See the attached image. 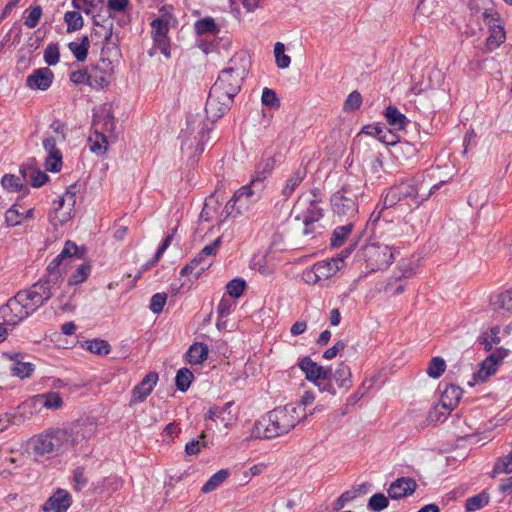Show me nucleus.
<instances>
[{"instance_id": "1", "label": "nucleus", "mask_w": 512, "mask_h": 512, "mask_svg": "<svg viewBox=\"0 0 512 512\" xmlns=\"http://www.w3.org/2000/svg\"><path fill=\"white\" fill-rule=\"evenodd\" d=\"M438 189V185L429 187L423 175L403 180L392 186L384 197V207H392L400 201L418 208Z\"/></svg>"}, {"instance_id": "2", "label": "nucleus", "mask_w": 512, "mask_h": 512, "mask_svg": "<svg viewBox=\"0 0 512 512\" xmlns=\"http://www.w3.org/2000/svg\"><path fill=\"white\" fill-rule=\"evenodd\" d=\"M260 181L261 179L259 177H255L249 184L240 187L234 192L232 198L225 204L220 214L221 222L230 218L234 219L248 211L251 204L258 200L259 195L254 187Z\"/></svg>"}, {"instance_id": "3", "label": "nucleus", "mask_w": 512, "mask_h": 512, "mask_svg": "<svg viewBox=\"0 0 512 512\" xmlns=\"http://www.w3.org/2000/svg\"><path fill=\"white\" fill-rule=\"evenodd\" d=\"M321 199L318 190L311 191V196H300L294 206L295 219L304 225L303 234L309 235L314 231V224L323 217Z\"/></svg>"}, {"instance_id": "4", "label": "nucleus", "mask_w": 512, "mask_h": 512, "mask_svg": "<svg viewBox=\"0 0 512 512\" xmlns=\"http://www.w3.org/2000/svg\"><path fill=\"white\" fill-rule=\"evenodd\" d=\"M69 441L66 429L56 428L36 436L33 449L39 455L59 454L70 448Z\"/></svg>"}, {"instance_id": "5", "label": "nucleus", "mask_w": 512, "mask_h": 512, "mask_svg": "<svg viewBox=\"0 0 512 512\" xmlns=\"http://www.w3.org/2000/svg\"><path fill=\"white\" fill-rule=\"evenodd\" d=\"M35 311L22 291L0 307V325L15 326Z\"/></svg>"}, {"instance_id": "6", "label": "nucleus", "mask_w": 512, "mask_h": 512, "mask_svg": "<svg viewBox=\"0 0 512 512\" xmlns=\"http://www.w3.org/2000/svg\"><path fill=\"white\" fill-rule=\"evenodd\" d=\"M298 366L305 373L306 379L314 383L321 392H328L331 395L336 394V390L330 382L332 377L330 368L318 365L310 357L302 358Z\"/></svg>"}, {"instance_id": "7", "label": "nucleus", "mask_w": 512, "mask_h": 512, "mask_svg": "<svg viewBox=\"0 0 512 512\" xmlns=\"http://www.w3.org/2000/svg\"><path fill=\"white\" fill-rule=\"evenodd\" d=\"M362 257L367 268L378 271L387 268L393 258V252L388 245L369 243L362 248Z\"/></svg>"}, {"instance_id": "8", "label": "nucleus", "mask_w": 512, "mask_h": 512, "mask_svg": "<svg viewBox=\"0 0 512 512\" xmlns=\"http://www.w3.org/2000/svg\"><path fill=\"white\" fill-rule=\"evenodd\" d=\"M509 355V350L503 347L497 348L490 353L481 363L479 369L473 374V381L470 386L476 383L487 381L498 369V366Z\"/></svg>"}, {"instance_id": "9", "label": "nucleus", "mask_w": 512, "mask_h": 512, "mask_svg": "<svg viewBox=\"0 0 512 512\" xmlns=\"http://www.w3.org/2000/svg\"><path fill=\"white\" fill-rule=\"evenodd\" d=\"M244 76L245 67H229L221 72L212 87L234 98L241 89Z\"/></svg>"}, {"instance_id": "10", "label": "nucleus", "mask_w": 512, "mask_h": 512, "mask_svg": "<svg viewBox=\"0 0 512 512\" xmlns=\"http://www.w3.org/2000/svg\"><path fill=\"white\" fill-rule=\"evenodd\" d=\"M356 199V195L349 187L344 186L331 198L334 212L341 218L346 217L347 219H352L358 212Z\"/></svg>"}, {"instance_id": "11", "label": "nucleus", "mask_w": 512, "mask_h": 512, "mask_svg": "<svg viewBox=\"0 0 512 512\" xmlns=\"http://www.w3.org/2000/svg\"><path fill=\"white\" fill-rule=\"evenodd\" d=\"M78 247L70 240L66 241L61 253L47 267L48 282L59 284L67 268V261L77 254Z\"/></svg>"}, {"instance_id": "12", "label": "nucleus", "mask_w": 512, "mask_h": 512, "mask_svg": "<svg viewBox=\"0 0 512 512\" xmlns=\"http://www.w3.org/2000/svg\"><path fill=\"white\" fill-rule=\"evenodd\" d=\"M283 434L285 431L281 427L274 409L254 423L251 433L252 437L257 439H271Z\"/></svg>"}, {"instance_id": "13", "label": "nucleus", "mask_w": 512, "mask_h": 512, "mask_svg": "<svg viewBox=\"0 0 512 512\" xmlns=\"http://www.w3.org/2000/svg\"><path fill=\"white\" fill-rule=\"evenodd\" d=\"M58 287L59 284L48 282V276H46L45 279L35 283L30 289L22 290V292L36 310L52 297Z\"/></svg>"}, {"instance_id": "14", "label": "nucleus", "mask_w": 512, "mask_h": 512, "mask_svg": "<svg viewBox=\"0 0 512 512\" xmlns=\"http://www.w3.org/2000/svg\"><path fill=\"white\" fill-rule=\"evenodd\" d=\"M75 203V193L67 190L58 200V206L49 215L51 224L56 227L67 223L73 217Z\"/></svg>"}, {"instance_id": "15", "label": "nucleus", "mask_w": 512, "mask_h": 512, "mask_svg": "<svg viewBox=\"0 0 512 512\" xmlns=\"http://www.w3.org/2000/svg\"><path fill=\"white\" fill-rule=\"evenodd\" d=\"M232 101L233 97L218 88L211 87L205 106L206 113L212 118H219L229 110Z\"/></svg>"}, {"instance_id": "16", "label": "nucleus", "mask_w": 512, "mask_h": 512, "mask_svg": "<svg viewBox=\"0 0 512 512\" xmlns=\"http://www.w3.org/2000/svg\"><path fill=\"white\" fill-rule=\"evenodd\" d=\"M274 411L275 415L280 420L281 427L285 431V434L306 417L301 406L295 404H287L283 407H277Z\"/></svg>"}, {"instance_id": "17", "label": "nucleus", "mask_w": 512, "mask_h": 512, "mask_svg": "<svg viewBox=\"0 0 512 512\" xmlns=\"http://www.w3.org/2000/svg\"><path fill=\"white\" fill-rule=\"evenodd\" d=\"M91 83L93 89H102L106 87L114 72V67L109 59L101 58L95 65L89 68Z\"/></svg>"}, {"instance_id": "18", "label": "nucleus", "mask_w": 512, "mask_h": 512, "mask_svg": "<svg viewBox=\"0 0 512 512\" xmlns=\"http://www.w3.org/2000/svg\"><path fill=\"white\" fill-rule=\"evenodd\" d=\"M94 28L92 38L101 41L106 45H116L118 37L113 34V20L110 16L104 17L100 14L93 17Z\"/></svg>"}, {"instance_id": "19", "label": "nucleus", "mask_w": 512, "mask_h": 512, "mask_svg": "<svg viewBox=\"0 0 512 512\" xmlns=\"http://www.w3.org/2000/svg\"><path fill=\"white\" fill-rule=\"evenodd\" d=\"M97 430V425L94 421L86 419L73 423L66 432L69 436V446L79 444L83 441L89 440Z\"/></svg>"}, {"instance_id": "20", "label": "nucleus", "mask_w": 512, "mask_h": 512, "mask_svg": "<svg viewBox=\"0 0 512 512\" xmlns=\"http://www.w3.org/2000/svg\"><path fill=\"white\" fill-rule=\"evenodd\" d=\"M44 151L47 153L44 166L47 171L59 172L62 168V153L56 147L54 137H46L42 143Z\"/></svg>"}, {"instance_id": "21", "label": "nucleus", "mask_w": 512, "mask_h": 512, "mask_svg": "<svg viewBox=\"0 0 512 512\" xmlns=\"http://www.w3.org/2000/svg\"><path fill=\"white\" fill-rule=\"evenodd\" d=\"M54 73L47 67L33 71L26 79V85L32 90H47L53 82Z\"/></svg>"}, {"instance_id": "22", "label": "nucleus", "mask_w": 512, "mask_h": 512, "mask_svg": "<svg viewBox=\"0 0 512 512\" xmlns=\"http://www.w3.org/2000/svg\"><path fill=\"white\" fill-rule=\"evenodd\" d=\"M417 483L413 478L401 477L392 482L387 490L391 499H401L413 494L416 490Z\"/></svg>"}, {"instance_id": "23", "label": "nucleus", "mask_w": 512, "mask_h": 512, "mask_svg": "<svg viewBox=\"0 0 512 512\" xmlns=\"http://www.w3.org/2000/svg\"><path fill=\"white\" fill-rule=\"evenodd\" d=\"M234 406V402H227L224 406H213L211 407L205 415V419H209L212 421H216V419H221L224 425L227 427L232 422L237 420L238 412L236 410L232 411Z\"/></svg>"}, {"instance_id": "24", "label": "nucleus", "mask_w": 512, "mask_h": 512, "mask_svg": "<svg viewBox=\"0 0 512 512\" xmlns=\"http://www.w3.org/2000/svg\"><path fill=\"white\" fill-rule=\"evenodd\" d=\"M70 505V494L65 490L58 489L43 505V510L54 512H66Z\"/></svg>"}, {"instance_id": "25", "label": "nucleus", "mask_w": 512, "mask_h": 512, "mask_svg": "<svg viewBox=\"0 0 512 512\" xmlns=\"http://www.w3.org/2000/svg\"><path fill=\"white\" fill-rule=\"evenodd\" d=\"M27 405L33 408L41 406L46 409L57 410L62 407L63 400L59 393L48 392L34 396L30 399V403H27Z\"/></svg>"}, {"instance_id": "26", "label": "nucleus", "mask_w": 512, "mask_h": 512, "mask_svg": "<svg viewBox=\"0 0 512 512\" xmlns=\"http://www.w3.org/2000/svg\"><path fill=\"white\" fill-rule=\"evenodd\" d=\"M158 380L156 372H149L142 381L133 388L132 398L135 402H142L152 392Z\"/></svg>"}, {"instance_id": "27", "label": "nucleus", "mask_w": 512, "mask_h": 512, "mask_svg": "<svg viewBox=\"0 0 512 512\" xmlns=\"http://www.w3.org/2000/svg\"><path fill=\"white\" fill-rule=\"evenodd\" d=\"M341 262L342 259H331L329 261L317 262L313 265L322 287L325 286L328 279L333 277L341 269L339 265Z\"/></svg>"}, {"instance_id": "28", "label": "nucleus", "mask_w": 512, "mask_h": 512, "mask_svg": "<svg viewBox=\"0 0 512 512\" xmlns=\"http://www.w3.org/2000/svg\"><path fill=\"white\" fill-rule=\"evenodd\" d=\"M211 265L212 262L210 259L206 258L202 255V253L199 252L188 264L182 268L180 275H194L197 278Z\"/></svg>"}, {"instance_id": "29", "label": "nucleus", "mask_w": 512, "mask_h": 512, "mask_svg": "<svg viewBox=\"0 0 512 512\" xmlns=\"http://www.w3.org/2000/svg\"><path fill=\"white\" fill-rule=\"evenodd\" d=\"M462 394L463 391L460 387L451 384L443 391L439 405L449 413L457 406Z\"/></svg>"}, {"instance_id": "30", "label": "nucleus", "mask_w": 512, "mask_h": 512, "mask_svg": "<svg viewBox=\"0 0 512 512\" xmlns=\"http://www.w3.org/2000/svg\"><path fill=\"white\" fill-rule=\"evenodd\" d=\"M492 310L508 313L512 311V287L508 290L496 293L490 298Z\"/></svg>"}, {"instance_id": "31", "label": "nucleus", "mask_w": 512, "mask_h": 512, "mask_svg": "<svg viewBox=\"0 0 512 512\" xmlns=\"http://www.w3.org/2000/svg\"><path fill=\"white\" fill-rule=\"evenodd\" d=\"M6 356L13 362L11 370L13 375L20 378L30 377L34 371V365L30 362L24 361V356L21 354H6Z\"/></svg>"}, {"instance_id": "32", "label": "nucleus", "mask_w": 512, "mask_h": 512, "mask_svg": "<svg viewBox=\"0 0 512 512\" xmlns=\"http://www.w3.org/2000/svg\"><path fill=\"white\" fill-rule=\"evenodd\" d=\"M93 127L104 132H112L115 128V121L112 112L109 109H102L95 114L93 119Z\"/></svg>"}, {"instance_id": "33", "label": "nucleus", "mask_w": 512, "mask_h": 512, "mask_svg": "<svg viewBox=\"0 0 512 512\" xmlns=\"http://www.w3.org/2000/svg\"><path fill=\"white\" fill-rule=\"evenodd\" d=\"M332 376L340 388L348 390L352 387L351 368L345 362H341L338 365Z\"/></svg>"}, {"instance_id": "34", "label": "nucleus", "mask_w": 512, "mask_h": 512, "mask_svg": "<svg viewBox=\"0 0 512 512\" xmlns=\"http://www.w3.org/2000/svg\"><path fill=\"white\" fill-rule=\"evenodd\" d=\"M388 124L396 130H403L407 124V118L395 106L389 105L385 110Z\"/></svg>"}, {"instance_id": "35", "label": "nucleus", "mask_w": 512, "mask_h": 512, "mask_svg": "<svg viewBox=\"0 0 512 512\" xmlns=\"http://www.w3.org/2000/svg\"><path fill=\"white\" fill-rule=\"evenodd\" d=\"M186 356L190 364H201L207 359L208 347L200 342L194 343L188 349Z\"/></svg>"}, {"instance_id": "36", "label": "nucleus", "mask_w": 512, "mask_h": 512, "mask_svg": "<svg viewBox=\"0 0 512 512\" xmlns=\"http://www.w3.org/2000/svg\"><path fill=\"white\" fill-rule=\"evenodd\" d=\"M90 150L96 154H104L107 151V138L106 135L94 128L93 134L89 136Z\"/></svg>"}, {"instance_id": "37", "label": "nucleus", "mask_w": 512, "mask_h": 512, "mask_svg": "<svg viewBox=\"0 0 512 512\" xmlns=\"http://www.w3.org/2000/svg\"><path fill=\"white\" fill-rule=\"evenodd\" d=\"M305 175V170L298 169L287 179L286 184L282 189V195L284 196L285 199H288L292 196L295 189L303 181Z\"/></svg>"}, {"instance_id": "38", "label": "nucleus", "mask_w": 512, "mask_h": 512, "mask_svg": "<svg viewBox=\"0 0 512 512\" xmlns=\"http://www.w3.org/2000/svg\"><path fill=\"white\" fill-rule=\"evenodd\" d=\"M90 41L88 36H83L80 43L70 42L68 44L69 50L72 52L77 61L83 62L87 58Z\"/></svg>"}, {"instance_id": "39", "label": "nucleus", "mask_w": 512, "mask_h": 512, "mask_svg": "<svg viewBox=\"0 0 512 512\" xmlns=\"http://www.w3.org/2000/svg\"><path fill=\"white\" fill-rule=\"evenodd\" d=\"M490 501V495L486 491L472 496L466 500L465 509L467 512H475L485 507Z\"/></svg>"}, {"instance_id": "40", "label": "nucleus", "mask_w": 512, "mask_h": 512, "mask_svg": "<svg viewBox=\"0 0 512 512\" xmlns=\"http://www.w3.org/2000/svg\"><path fill=\"white\" fill-rule=\"evenodd\" d=\"M228 476V469L219 470L202 486L201 491L206 494L216 490L228 478Z\"/></svg>"}, {"instance_id": "41", "label": "nucleus", "mask_w": 512, "mask_h": 512, "mask_svg": "<svg viewBox=\"0 0 512 512\" xmlns=\"http://www.w3.org/2000/svg\"><path fill=\"white\" fill-rule=\"evenodd\" d=\"M29 170L30 168L22 166L20 172L22 173L23 177L29 176L31 185L33 187H40L49 180V177L45 172L40 170L29 172Z\"/></svg>"}, {"instance_id": "42", "label": "nucleus", "mask_w": 512, "mask_h": 512, "mask_svg": "<svg viewBox=\"0 0 512 512\" xmlns=\"http://www.w3.org/2000/svg\"><path fill=\"white\" fill-rule=\"evenodd\" d=\"M197 34L202 35L206 33L217 34L219 29L212 17H205L196 21L194 25Z\"/></svg>"}, {"instance_id": "43", "label": "nucleus", "mask_w": 512, "mask_h": 512, "mask_svg": "<svg viewBox=\"0 0 512 512\" xmlns=\"http://www.w3.org/2000/svg\"><path fill=\"white\" fill-rule=\"evenodd\" d=\"M86 349L93 354L104 356L109 354L110 345L106 340L93 339L85 342Z\"/></svg>"}, {"instance_id": "44", "label": "nucleus", "mask_w": 512, "mask_h": 512, "mask_svg": "<svg viewBox=\"0 0 512 512\" xmlns=\"http://www.w3.org/2000/svg\"><path fill=\"white\" fill-rule=\"evenodd\" d=\"M193 377V373L188 368L179 369L175 377L177 388L182 392L187 391L191 385Z\"/></svg>"}, {"instance_id": "45", "label": "nucleus", "mask_w": 512, "mask_h": 512, "mask_svg": "<svg viewBox=\"0 0 512 512\" xmlns=\"http://www.w3.org/2000/svg\"><path fill=\"white\" fill-rule=\"evenodd\" d=\"M446 369V363L441 357H433L427 367V374L433 379L439 378Z\"/></svg>"}, {"instance_id": "46", "label": "nucleus", "mask_w": 512, "mask_h": 512, "mask_svg": "<svg viewBox=\"0 0 512 512\" xmlns=\"http://www.w3.org/2000/svg\"><path fill=\"white\" fill-rule=\"evenodd\" d=\"M502 473H512V453L497 460L493 467L492 477Z\"/></svg>"}, {"instance_id": "47", "label": "nucleus", "mask_w": 512, "mask_h": 512, "mask_svg": "<svg viewBox=\"0 0 512 512\" xmlns=\"http://www.w3.org/2000/svg\"><path fill=\"white\" fill-rule=\"evenodd\" d=\"M274 54L276 65L280 69H286L291 63V58L285 54V46L281 42H277L274 46Z\"/></svg>"}, {"instance_id": "48", "label": "nucleus", "mask_w": 512, "mask_h": 512, "mask_svg": "<svg viewBox=\"0 0 512 512\" xmlns=\"http://www.w3.org/2000/svg\"><path fill=\"white\" fill-rule=\"evenodd\" d=\"M89 272H90V265L84 264V263L81 264L75 270V272H73L70 275V277L68 279V285L73 286V285H78V284L83 283L87 279Z\"/></svg>"}, {"instance_id": "49", "label": "nucleus", "mask_w": 512, "mask_h": 512, "mask_svg": "<svg viewBox=\"0 0 512 512\" xmlns=\"http://www.w3.org/2000/svg\"><path fill=\"white\" fill-rule=\"evenodd\" d=\"M64 20L67 23V31H76L83 27V18L77 11H69L65 13Z\"/></svg>"}, {"instance_id": "50", "label": "nucleus", "mask_w": 512, "mask_h": 512, "mask_svg": "<svg viewBox=\"0 0 512 512\" xmlns=\"http://www.w3.org/2000/svg\"><path fill=\"white\" fill-rule=\"evenodd\" d=\"M352 223L348 222L346 225L340 226L334 230L333 238L331 240L332 246H340L346 239V237L350 234L352 230Z\"/></svg>"}, {"instance_id": "51", "label": "nucleus", "mask_w": 512, "mask_h": 512, "mask_svg": "<svg viewBox=\"0 0 512 512\" xmlns=\"http://www.w3.org/2000/svg\"><path fill=\"white\" fill-rule=\"evenodd\" d=\"M246 288V282L243 279H233L226 285L227 293L234 298H239Z\"/></svg>"}, {"instance_id": "52", "label": "nucleus", "mask_w": 512, "mask_h": 512, "mask_svg": "<svg viewBox=\"0 0 512 512\" xmlns=\"http://www.w3.org/2000/svg\"><path fill=\"white\" fill-rule=\"evenodd\" d=\"M388 498L382 493L372 495L368 502V507L375 512L382 511L388 506Z\"/></svg>"}, {"instance_id": "53", "label": "nucleus", "mask_w": 512, "mask_h": 512, "mask_svg": "<svg viewBox=\"0 0 512 512\" xmlns=\"http://www.w3.org/2000/svg\"><path fill=\"white\" fill-rule=\"evenodd\" d=\"M362 96L358 91L351 92L344 102L343 109L347 112L354 111L361 106Z\"/></svg>"}, {"instance_id": "54", "label": "nucleus", "mask_w": 512, "mask_h": 512, "mask_svg": "<svg viewBox=\"0 0 512 512\" xmlns=\"http://www.w3.org/2000/svg\"><path fill=\"white\" fill-rule=\"evenodd\" d=\"M3 187L10 191H20L23 187V183L20 177L15 175H5L1 181Z\"/></svg>"}, {"instance_id": "55", "label": "nucleus", "mask_w": 512, "mask_h": 512, "mask_svg": "<svg viewBox=\"0 0 512 512\" xmlns=\"http://www.w3.org/2000/svg\"><path fill=\"white\" fill-rule=\"evenodd\" d=\"M261 102L263 105L271 108H279L280 106V101L276 93L269 88H264L261 96Z\"/></svg>"}, {"instance_id": "56", "label": "nucleus", "mask_w": 512, "mask_h": 512, "mask_svg": "<svg viewBox=\"0 0 512 512\" xmlns=\"http://www.w3.org/2000/svg\"><path fill=\"white\" fill-rule=\"evenodd\" d=\"M60 53L57 44H50L44 51V60L50 65H56L59 62Z\"/></svg>"}, {"instance_id": "57", "label": "nucleus", "mask_w": 512, "mask_h": 512, "mask_svg": "<svg viewBox=\"0 0 512 512\" xmlns=\"http://www.w3.org/2000/svg\"><path fill=\"white\" fill-rule=\"evenodd\" d=\"M221 243V237H218L211 244L204 246L200 253L213 263Z\"/></svg>"}, {"instance_id": "58", "label": "nucleus", "mask_w": 512, "mask_h": 512, "mask_svg": "<svg viewBox=\"0 0 512 512\" xmlns=\"http://www.w3.org/2000/svg\"><path fill=\"white\" fill-rule=\"evenodd\" d=\"M157 50L163 53L166 57L170 56V45L167 37L154 39V47L150 50L149 54L153 56L154 54H156Z\"/></svg>"}, {"instance_id": "59", "label": "nucleus", "mask_w": 512, "mask_h": 512, "mask_svg": "<svg viewBox=\"0 0 512 512\" xmlns=\"http://www.w3.org/2000/svg\"><path fill=\"white\" fill-rule=\"evenodd\" d=\"M151 26L153 39L167 37L168 25L164 20L160 18L155 19L152 21Z\"/></svg>"}, {"instance_id": "60", "label": "nucleus", "mask_w": 512, "mask_h": 512, "mask_svg": "<svg viewBox=\"0 0 512 512\" xmlns=\"http://www.w3.org/2000/svg\"><path fill=\"white\" fill-rule=\"evenodd\" d=\"M166 300L167 295L165 293H156L151 298L150 310L155 314H159L160 312H162Z\"/></svg>"}, {"instance_id": "61", "label": "nucleus", "mask_w": 512, "mask_h": 512, "mask_svg": "<svg viewBox=\"0 0 512 512\" xmlns=\"http://www.w3.org/2000/svg\"><path fill=\"white\" fill-rule=\"evenodd\" d=\"M70 80L75 84H87L90 86L91 78L89 69L73 71L70 74Z\"/></svg>"}, {"instance_id": "62", "label": "nucleus", "mask_w": 512, "mask_h": 512, "mask_svg": "<svg viewBox=\"0 0 512 512\" xmlns=\"http://www.w3.org/2000/svg\"><path fill=\"white\" fill-rule=\"evenodd\" d=\"M42 15V9L40 6L33 7L29 13L28 16L25 18L24 25L28 28H34L39 22V19Z\"/></svg>"}, {"instance_id": "63", "label": "nucleus", "mask_w": 512, "mask_h": 512, "mask_svg": "<svg viewBox=\"0 0 512 512\" xmlns=\"http://www.w3.org/2000/svg\"><path fill=\"white\" fill-rule=\"evenodd\" d=\"M302 277L305 283H307L308 285H319L322 287V284L317 276V272L315 271L314 266L305 270L303 272Z\"/></svg>"}, {"instance_id": "64", "label": "nucleus", "mask_w": 512, "mask_h": 512, "mask_svg": "<svg viewBox=\"0 0 512 512\" xmlns=\"http://www.w3.org/2000/svg\"><path fill=\"white\" fill-rule=\"evenodd\" d=\"M206 446L204 441L192 440L185 446V452L187 455H198L203 447Z\"/></svg>"}]
</instances>
